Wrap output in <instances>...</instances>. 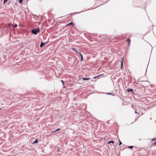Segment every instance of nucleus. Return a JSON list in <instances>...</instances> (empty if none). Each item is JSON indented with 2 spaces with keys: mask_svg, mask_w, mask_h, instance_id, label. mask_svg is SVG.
<instances>
[{
  "mask_svg": "<svg viewBox=\"0 0 156 156\" xmlns=\"http://www.w3.org/2000/svg\"><path fill=\"white\" fill-rule=\"evenodd\" d=\"M46 44V43H44L42 42L41 43V44L40 45V47H42L44 45Z\"/></svg>",
  "mask_w": 156,
  "mask_h": 156,
  "instance_id": "4",
  "label": "nucleus"
},
{
  "mask_svg": "<svg viewBox=\"0 0 156 156\" xmlns=\"http://www.w3.org/2000/svg\"><path fill=\"white\" fill-rule=\"evenodd\" d=\"M124 61V58H122L121 59V68H122V67L123 65V62Z\"/></svg>",
  "mask_w": 156,
  "mask_h": 156,
  "instance_id": "2",
  "label": "nucleus"
},
{
  "mask_svg": "<svg viewBox=\"0 0 156 156\" xmlns=\"http://www.w3.org/2000/svg\"><path fill=\"white\" fill-rule=\"evenodd\" d=\"M96 77H94V79H95V78H96Z\"/></svg>",
  "mask_w": 156,
  "mask_h": 156,
  "instance_id": "20",
  "label": "nucleus"
},
{
  "mask_svg": "<svg viewBox=\"0 0 156 156\" xmlns=\"http://www.w3.org/2000/svg\"><path fill=\"white\" fill-rule=\"evenodd\" d=\"M127 41L128 42L129 44V43H130V39L129 38H128L127 40Z\"/></svg>",
  "mask_w": 156,
  "mask_h": 156,
  "instance_id": "9",
  "label": "nucleus"
},
{
  "mask_svg": "<svg viewBox=\"0 0 156 156\" xmlns=\"http://www.w3.org/2000/svg\"><path fill=\"white\" fill-rule=\"evenodd\" d=\"M128 147L129 148H132L133 147V146H129Z\"/></svg>",
  "mask_w": 156,
  "mask_h": 156,
  "instance_id": "13",
  "label": "nucleus"
},
{
  "mask_svg": "<svg viewBox=\"0 0 156 156\" xmlns=\"http://www.w3.org/2000/svg\"><path fill=\"white\" fill-rule=\"evenodd\" d=\"M72 25L73 26H74V23H73L71 22V23H69V24H67V26H68V25Z\"/></svg>",
  "mask_w": 156,
  "mask_h": 156,
  "instance_id": "5",
  "label": "nucleus"
},
{
  "mask_svg": "<svg viewBox=\"0 0 156 156\" xmlns=\"http://www.w3.org/2000/svg\"><path fill=\"white\" fill-rule=\"evenodd\" d=\"M37 139H36L33 142V143H37Z\"/></svg>",
  "mask_w": 156,
  "mask_h": 156,
  "instance_id": "10",
  "label": "nucleus"
},
{
  "mask_svg": "<svg viewBox=\"0 0 156 156\" xmlns=\"http://www.w3.org/2000/svg\"><path fill=\"white\" fill-rule=\"evenodd\" d=\"M155 144H156V142H155Z\"/></svg>",
  "mask_w": 156,
  "mask_h": 156,
  "instance_id": "22",
  "label": "nucleus"
},
{
  "mask_svg": "<svg viewBox=\"0 0 156 156\" xmlns=\"http://www.w3.org/2000/svg\"><path fill=\"white\" fill-rule=\"evenodd\" d=\"M135 113H137L136 112V111L135 112Z\"/></svg>",
  "mask_w": 156,
  "mask_h": 156,
  "instance_id": "21",
  "label": "nucleus"
},
{
  "mask_svg": "<svg viewBox=\"0 0 156 156\" xmlns=\"http://www.w3.org/2000/svg\"><path fill=\"white\" fill-rule=\"evenodd\" d=\"M17 26V25L16 24H15V26H14L13 27H16Z\"/></svg>",
  "mask_w": 156,
  "mask_h": 156,
  "instance_id": "15",
  "label": "nucleus"
},
{
  "mask_svg": "<svg viewBox=\"0 0 156 156\" xmlns=\"http://www.w3.org/2000/svg\"><path fill=\"white\" fill-rule=\"evenodd\" d=\"M23 2V0H19V2L20 3H22Z\"/></svg>",
  "mask_w": 156,
  "mask_h": 156,
  "instance_id": "11",
  "label": "nucleus"
},
{
  "mask_svg": "<svg viewBox=\"0 0 156 156\" xmlns=\"http://www.w3.org/2000/svg\"><path fill=\"white\" fill-rule=\"evenodd\" d=\"M122 144V143L119 140V145H121Z\"/></svg>",
  "mask_w": 156,
  "mask_h": 156,
  "instance_id": "16",
  "label": "nucleus"
},
{
  "mask_svg": "<svg viewBox=\"0 0 156 156\" xmlns=\"http://www.w3.org/2000/svg\"><path fill=\"white\" fill-rule=\"evenodd\" d=\"M60 130V129H57V130H56L55 131H53V132H52V133H54L55 131H58L59 130Z\"/></svg>",
  "mask_w": 156,
  "mask_h": 156,
  "instance_id": "12",
  "label": "nucleus"
},
{
  "mask_svg": "<svg viewBox=\"0 0 156 156\" xmlns=\"http://www.w3.org/2000/svg\"><path fill=\"white\" fill-rule=\"evenodd\" d=\"M109 94H112L109 93Z\"/></svg>",
  "mask_w": 156,
  "mask_h": 156,
  "instance_id": "23",
  "label": "nucleus"
},
{
  "mask_svg": "<svg viewBox=\"0 0 156 156\" xmlns=\"http://www.w3.org/2000/svg\"><path fill=\"white\" fill-rule=\"evenodd\" d=\"M61 81V82L63 84H64V83H63V80H62Z\"/></svg>",
  "mask_w": 156,
  "mask_h": 156,
  "instance_id": "19",
  "label": "nucleus"
},
{
  "mask_svg": "<svg viewBox=\"0 0 156 156\" xmlns=\"http://www.w3.org/2000/svg\"><path fill=\"white\" fill-rule=\"evenodd\" d=\"M111 143H112V144H114V142L113 141H110L108 142V144H110Z\"/></svg>",
  "mask_w": 156,
  "mask_h": 156,
  "instance_id": "8",
  "label": "nucleus"
},
{
  "mask_svg": "<svg viewBox=\"0 0 156 156\" xmlns=\"http://www.w3.org/2000/svg\"><path fill=\"white\" fill-rule=\"evenodd\" d=\"M39 30H40L39 29H34L32 30L31 32L34 34H36L37 32H39Z\"/></svg>",
  "mask_w": 156,
  "mask_h": 156,
  "instance_id": "1",
  "label": "nucleus"
},
{
  "mask_svg": "<svg viewBox=\"0 0 156 156\" xmlns=\"http://www.w3.org/2000/svg\"><path fill=\"white\" fill-rule=\"evenodd\" d=\"M72 49L74 51H76V49L75 48H72Z\"/></svg>",
  "mask_w": 156,
  "mask_h": 156,
  "instance_id": "14",
  "label": "nucleus"
},
{
  "mask_svg": "<svg viewBox=\"0 0 156 156\" xmlns=\"http://www.w3.org/2000/svg\"><path fill=\"white\" fill-rule=\"evenodd\" d=\"M89 79H90V78H84L83 79V80H89Z\"/></svg>",
  "mask_w": 156,
  "mask_h": 156,
  "instance_id": "7",
  "label": "nucleus"
},
{
  "mask_svg": "<svg viewBox=\"0 0 156 156\" xmlns=\"http://www.w3.org/2000/svg\"><path fill=\"white\" fill-rule=\"evenodd\" d=\"M127 91L128 92H133V90L131 89H128L127 90Z\"/></svg>",
  "mask_w": 156,
  "mask_h": 156,
  "instance_id": "3",
  "label": "nucleus"
},
{
  "mask_svg": "<svg viewBox=\"0 0 156 156\" xmlns=\"http://www.w3.org/2000/svg\"><path fill=\"white\" fill-rule=\"evenodd\" d=\"M7 1V0H4V3H5V2Z\"/></svg>",
  "mask_w": 156,
  "mask_h": 156,
  "instance_id": "17",
  "label": "nucleus"
},
{
  "mask_svg": "<svg viewBox=\"0 0 156 156\" xmlns=\"http://www.w3.org/2000/svg\"><path fill=\"white\" fill-rule=\"evenodd\" d=\"M75 52L76 53H79V52H78V51H77L76 50V51H75Z\"/></svg>",
  "mask_w": 156,
  "mask_h": 156,
  "instance_id": "18",
  "label": "nucleus"
},
{
  "mask_svg": "<svg viewBox=\"0 0 156 156\" xmlns=\"http://www.w3.org/2000/svg\"><path fill=\"white\" fill-rule=\"evenodd\" d=\"M79 54H80V56H81V61H82L83 59V56L82 55V54L80 53H79Z\"/></svg>",
  "mask_w": 156,
  "mask_h": 156,
  "instance_id": "6",
  "label": "nucleus"
}]
</instances>
